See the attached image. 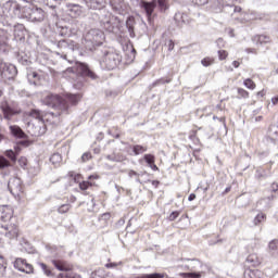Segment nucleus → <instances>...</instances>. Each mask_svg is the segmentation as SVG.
<instances>
[{
  "instance_id": "36",
  "label": "nucleus",
  "mask_w": 278,
  "mask_h": 278,
  "mask_svg": "<svg viewBox=\"0 0 278 278\" xmlns=\"http://www.w3.org/2000/svg\"><path fill=\"white\" fill-rule=\"evenodd\" d=\"M256 38H257V42H260V45H266V43L270 42V37L266 36V35H258Z\"/></svg>"
},
{
  "instance_id": "53",
  "label": "nucleus",
  "mask_w": 278,
  "mask_h": 278,
  "mask_svg": "<svg viewBox=\"0 0 278 278\" xmlns=\"http://www.w3.org/2000/svg\"><path fill=\"white\" fill-rule=\"evenodd\" d=\"M269 249H271L273 251H275V249H277V241H271L269 243Z\"/></svg>"
},
{
  "instance_id": "56",
  "label": "nucleus",
  "mask_w": 278,
  "mask_h": 278,
  "mask_svg": "<svg viewBox=\"0 0 278 278\" xmlns=\"http://www.w3.org/2000/svg\"><path fill=\"white\" fill-rule=\"evenodd\" d=\"M150 168H151V170H160V167H157V165L155 164V162H154L153 165L150 166Z\"/></svg>"
},
{
  "instance_id": "13",
  "label": "nucleus",
  "mask_w": 278,
  "mask_h": 278,
  "mask_svg": "<svg viewBox=\"0 0 278 278\" xmlns=\"http://www.w3.org/2000/svg\"><path fill=\"white\" fill-rule=\"evenodd\" d=\"M51 264L56 268V270H63L64 273L73 270V265L64 258H54Z\"/></svg>"
},
{
  "instance_id": "15",
  "label": "nucleus",
  "mask_w": 278,
  "mask_h": 278,
  "mask_svg": "<svg viewBox=\"0 0 278 278\" xmlns=\"http://www.w3.org/2000/svg\"><path fill=\"white\" fill-rule=\"evenodd\" d=\"M244 278H263L264 271L260 269H251V267L245 268L243 273Z\"/></svg>"
},
{
  "instance_id": "5",
  "label": "nucleus",
  "mask_w": 278,
  "mask_h": 278,
  "mask_svg": "<svg viewBox=\"0 0 278 278\" xmlns=\"http://www.w3.org/2000/svg\"><path fill=\"white\" fill-rule=\"evenodd\" d=\"M73 179L78 185V188L81 190V192H86V190H89V188H97L99 186L94 181L99 179L98 174L88 176V180H84V176L81 174H75Z\"/></svg>"
},
{
  "instance_id": "6",
  "label": "nucleus",
  "mask_w": 278,
  "mask_h": 278,
  "mask_svg": "<svg viewBox=\"0 0 278 278\" xmlns=\"http://www.w3.org/2000/svg\"><path fill=\"white\" fill-rule=\"evenodd\" d=\"M28 116H30L31 118H36L37 121H40V123H42L45 127H47V125L55 124V121H53V118H55L54 113H43L38 109H33L28 113Z\"/></svg>"
},
{
  "instance_id": "1",
  "label": "nucleus",
  "mask_w": 278,
  "mask_h": 278,
  "mask_svg": "<svg viewBox=\"0 0 278 278\" xmlns=\"http://www.w3.org/2000/svg\"><path fill=\"white\" fill-rule=\"evenodd\" d=\"M45 16H47V13L40 8L33 7L31 4L23 7L21 3L11 0L4 4L2 24L7 27H12L16 18H28V21L40 23Z\"/></svg>"
},
{
  "instance_id": "59",
  "label": "nucleus",
  "mask_w": 278,
  "mask_h": 278,
  "mask_svg": "<svg viewBox=\"0 0 278 278\" xmlns=\"http://www.w3.org/2000/svg\"><path fill=\"white\" fill-rule=\"evenodd\" d=\"M217 121H219V123H223V125H226L227 119L225 117H218Z\"/></svg>"
},
{
  "instance_id": "50",
  "label": "nucleus",
  "mask_w": 278,
  "mask_h": 278,
  "mask_svg": "<svg viewBox=\"0 0 278 278\" xmlns=\"http://www.w3.org/2000/svg\"><path fill=\"white\" fill-rule=\"evenodd\" d=\"M242 64V60L241 61H233L232 62V66L235 67V68H240V65Z\"/></svg>"
},
{
  "instance_id": "26",
  "label": "nucleus",
  "mask_w": 278,
  "mask_h": 278,
  "mask_svg": "<svg viewBox=\"0 0 278 278\" xmlns=\"http://www.w3.org/2000/svg\"><path fill=\"white\" fill-rule=\"evenodd\" d=\"M243 86L245 88H248V90H255L257 88V85L255 84V81L251 78H245L243 80Z\"/></svg>"
},
{
  "instance_id": "39",
  "label": "nucleus",
  "mask_w": 278,
  "mask_h": 278,
  "mask_svg": "<svg viewBox=\"0 0 278 278\" xmlns=\"http://www.w3.org/2000/svg\"><path fill=\"white\" fill-rule=\"evenodd\" d=\"M180 277H182V278H201V274H197V273H182V274H180Z\"/></svg>"
},
{
  "instance_id": "3",
  "label": "nucleus",
  "mask_w": 278,
  "mask_h": 278,
  "mask_svg": "<svg viewBox=\"0 0 278 278\" xmlns=\"http://www.w3.org/2000/svg\"><path fill=\"white\" fill-rule=\"evenodd\" d=\"M18 236H21V228L16 218L5 222L0 226V242H3L4 239L15 240Z\"/></svg>"
},
{
  "instance_id": "35",
  "label": "nucleus",
  "mask_w": 278,
  "mask_h": 278,
  "mask_svg": "<svg viewBox=\"0 0 278 278\" xmlns=\"http://www.w3.org/2000/svg\"><path fill=\"white\" fill-rule=\"evenodd\" d=\"M71 204H63L58 208L59 214H68L71 212Z\"/></svg>"
},
{
  "instance_id": "57",
  "label": "nucleus",
  "mask_w": 278,
  "mask_h": 278,
  "mask_svg": "<svg viewBox=\"0 0 278 278\" xmlns=\"http://www.w3.org/2000/svg\"><path fill=\"white\" fill-rule=\"evenodd\" d=\"M194 199H197V194L191 193L188 198V201H194Z\"/></svg>"
},
{
  "instance_id": "48",
  "label": "nucleus",
  "mask_w": 278,
  "mask_h": 278,
  "mask_svg": "<svg viewBox=\"0 0 278 278\" xmlns=\"http://www.w3.org/2000/svg\"><path fill=\"white\" fill-rule=\"evenodd\" d=\"M167 49L168 51H173V49H175V41L170 39L167 43Z\"/></svg>"
},
{
  "instance_id": "28",
  "label": "nucleus",
  "mask_w": 278,
  "mask_h": 278,
  "mask_svg": "<svg viewBox=\"0 0 278 278\" xmlns=\"http://www.w3.org/2000/svg\"><path fill=\"white\" fill-rule=\"evenodd\" d=\"M58 278H81V276L70 270V271H63L59 274Z\"/></svg>"
},
{
  "instance_id": "27",
  "label": "nucleus",
  "mask_w": 278,
  "mask_h": 278,
  "mask_svg": "<svg viewBox=\"0 0 278 278\" xmlns=\"http://www.w3.org/2000/svg\"><path fill=\"white\" fill-rule=\"evenodd\" d=\"M238 99H249L251 93L244 88H237Z\"/></svg>"
},
{
  "instance_id": "33",
  "label": "nucleus",
  "mask_w": 278,
  "mask_h": 278,
  "mask_svg": "<svg viewBox=\"0 0 278 278\" xmlns=\"http://www.w3.org/2000/svg\"><path fill=\"white\" fill-rule=\"evenodd\" d=\"M143 160H144V162L148 163V166H151V165H153L155 163V155H153V154H144L143 155Z\"/></svg>"
},
{
  "instance_id": "46",
  "label": "nucleus",
  "mask_w": 278,
  "mask_h": 278,
  "mask_svg": "<svg viewBox=\"0 0 278 278\" xmlns=\"http://www.w3.org/2000/svg\"><path fill=\"white\" fill-rule=\"evenodd\" d=\"M132 23H134V18H132V17H129V18L127 20V22H126V25H127L129 31H131V29H134Z\"/></svg>"
},
{
  "instance_id": "23",
  "label": "nucleus",
  "mask_w": 278,
  "mask_h": 278,
  "mask_svg": "<svg viewBox=\"0 0 278 278\" xmlns=\"http://www.w3.org/2000/svg\"><path fill=\"white\" fill-rule=\"evenodd\" d=\"M156 7L159 12L163 13L170 8V4L168 3V0H156Z\"/></svg>"
},
{
  "instance_id": "55",
  "label": "nucleus",
  "mask_w": 278,
  "mask_h": 278,
  "mask_svg": "<svg viewBox=\"0 0 278 278\" xmlns=\"http://www.w3.org/2000/svg\"><path fill=\"white\" fill-rule=\"evenodd\" d=\"M271 103H273V105H277V103H278V96L271 98Z\"/></svg>"
},
{
  "instance_id": "2",
  "label": "nucleus",
  "mask_w": 278,
  "mask_h": 278,
  "mask_svg": "<svg viewBox=\"0 0 278 278\" xmlns=\"http://www.w3.org/2000/svg\"><path fill=\"white\" fill-rule=\"evenodd\" d=\"M42 103L43 105L52 108V110L55 111V113H53L54 118L64 116V114H68V104H66L64 98L58 93H48L42 99Z\"/></svg>"
},
{
  "instance_id": "17",
  "label": "nucleus",
  "mask_w": 278,
  "mask_h": 278,
  "mask_svg": "<svg viewBox=\"0 0 278 278\" xmlns=\"http://www.w3.org/2000/svg\"><path fill=\"white\" fill-rule=\"evenodd\" d=\"M10 132L12 134V136H14L15 138H27V135L25 134V131H23L22 128H20V126L17 125H12L9 127Z\"/></svg>"
},
{
  "instance_id": "29",
  "label": "nucleus",
  "mask_w": 278,
  "mask_h": 278,
  "mask_svg": "<svg viewBox=\"0 0 278 278\" xmlns=\"http://www.w3.org/2000/svg\"><path fill=\"white\" fill-rule=\"evenodd\" d=\"M111 5H112L113 10L119 11V10H123V5H125V1L111 0Z\"/></svg>"
},
{
  "instance_id": "51",
  "label": "nucleus",
  "mask_w": 278,
  "mask_h": 278,
  "mask_svg": "<svg viewBox=\"0 0 278 278\" xmlns=\"http://www.w3.org/2000/svg\"><path fill=\"white\" fill-rule=\"evenodd\" d=\"M116 266H118V263H108L105 265L106 268H116Z\"/></svg>"
},
{
  "instance_id": "11",
  "label": "nucleus",
  "mask_w": 278,
  "mask_h": 278,
  "mask_svg": "<svg viewBox=\"0 0 278 278\" xmlns=\"http://www.w3.org/2000/svg\"><path fill=\"white\" fill-rule=\"evenodd\" d=\"M142 10H144L147 14L148 21H153V12H155V8H157V0H152V1H143L140 3Z\"/></svg>"
},
{
  "instance_id": "54",
  "label": "nucleus",
  "mask_w": 278,
  "mask_h": 278,
  "mask_svg": "<svg viewBox=\"0 0 278 278\" xmlns=\"http://www.w3.org/2000/svg\"><path fill=\"white\" fill-rule=\"evenodd\" d=\"M151 184L154 188H160V180H152Z\"/></svg>"
},
{
  "instance_id": "22",
  "label": "nucleus",
  "mask_w": 278,
  "mask_h": 278,
  "mask_svg": "<svg viewBox=\"0 0 278 278\" xmlns=\"http://www.w3.org/2000/svg\"><path fill=\"white\" fill-rule=\"evenodd\" d=\"M134 155H142V153H147L149 151V147L135 144L131 147Z\"/></svg>"
},
{
  "instance_id": "20",
  "label": "nucleus",
  "mask_w": 278,
  "mask_h": 278,
  "mask_svg": "<svg viewBox=\"0 0 278 278\" xmlns=\"http://www.w3.org/2000/svg\"><path fill=\"white\" fill-rule=\"evenodd\" d=\"M81 12V7L79 4H72L68 10V16H71V18H79Z\"/></svg>"
},
{
  "instance_id": "49",
  "label": "nucleus",
  "mask_w": 278,
  "mask_h": 278,
  "mask_svg": "<svg viewBox=\"0 0 278 278\" xmlns=\"http://www.w3.org/2000/svg\"><path fill=\"white\" fill-rule=\"evenodd\" d=\"M245 52H247V53H254V54H257V49H255V48H247V49H245Z\"/></svg>"
},
{
  "instance_id": "24",
  "label": "nucleus",
  "mask_w": 278,
  "mask_h": 278,
  "mask_svg": "<svg viewBox=\"0 0 278 278\" xmlns=\"http://www.w3.org/2000/svg\"><path fill=\"white\" fill-rule=\"evenodd\" d=\"M50 162H51V164H53V166H61L62 165V154L53 153L50 157Z\"/></svg>"
},
{
  "instance_id": "34",
  "label": "nucleus",
  "mask_w": 278,
  "mask_h": 278,
  "mask_svg": "<svg viewBox=\"0 0 278 278\" xmlns=\"http://www.w3.org/2000/svg\"><path fill=\"white\" fill-rule=\"evenodd\" d=\"M7 268H8V262L5 261V257L3 255H0V273L3 275Z\"/></svg>"
},
{
  "instance_id": "45",
  "label": "nucleus",
  "mask_w": 278,
  "mask_h": 278,
  "mask_svg": "<svg viewBox=\"0 0 278 278\" xmlns=\"http://www.w3.org/2000/svg\"><path fill=\"white\" fill-rule=\"evenodd\" d=\"M179 212L178 211H174L170 213L168 220L173 222V220H177V218H179Z\"/></svg>"
},
{
  "instance_id": "62",
  "label": "nucleus",
  "mask_w": 278,
  "mask_h": 278,
  "mask_svg": "<svg viewBox=\"0 0 278 278\" xmlns=\"http://www.w3.org/2000/svg\"><path fill=\"white\" fill-rule=\"evenodd\" d=\"M131 54H132V60H136V48H132Z\"/></svg>"
},
{
  "instance_id": "14",
  "label": "nucleus",
  "mask_w": 278,
  "mask_h": 278,
  "mask_svg": "<svg viewBox=\"0 0 278 278\" xmlns=\"http://www.w3.org/2000/svg\"><path fill=\"white\" fill-rule=\"evenodd\" d=\"M63 100L65 101L66 105H68V110L71 109V105H77L79 101H81L80 94H73V93H66L63 97Z\"/></svg>"
},
{
  "instance_id": "31",
  "label": "nucleus",
  "mask_w": 278,
  "mask_h": 278,
  "mask_svg": "<svg viewBox=\"0 0 278 278\" xmlns=\"http://www.w3.org/2000/svg\"><path fill=\"white\" fill-rule=\"evenodd\" d=\"M40 268L43 270L47 277H53V269H51V267H49L47 264L40 263Z\"/></svg>"
},
{
  "instance_id": "25",
  "label": "nucleus",
  "mask_w": 278,
  "mask_h": 278,
  "mask_svg": "<svg viewBox=\"0 0 278 278\" xmlns=\"http://www.w3.org/2000/svg\"><path fill=\"white\" fill-rule=\"evenodd\" d=\"M262 223H266V213L261 212L254 217L253 224L257 227L258 225H262Z\"/></svg>"
},
{
  "instance_id": "8",
  "label": "nucleus",
  "mask_w": 278,
  "mask_h": 278,
  "mask_svg": "<svg viewBox=\"0 0 278 278\" xmlns=\"http://www.w3.org/2000/svg\"><path fill=\"white\" fill-rule=\"evenodd\" d=\"M123 58L118 52H106L102 59V63L104 64L108 71H114L116 66H118L122 62Z\"/></svg>"
},
{
  "instance_id": "41",
  "label": "nucleus",
  "mask_w": 278,
  "mask_h": 278,
  "mask_svg": "<svg viewBox=\"0 0 278 278\" xmlns=\"http://www.w3.org/2000/svg\"><path fill=\"white\" fill-rule=\"evenodd\" d=\"M189 139L194 142V144H201V139L197 136V130H193L192 134L189 136Z\"/></svg>"
},
{
  "instance_id": "16",
  "label": "nucleus",
  "mask_w": 278,
  "mask_h": 278,
  "mask_svg": "<svg viewBox=\"0 0 278 278\" xmlns=\"http://www.w3.org/2000/svg\"><path fill=\"white\" fill-rule=\"evenodd\" d=\"M247 263L251 264L253 268H258V266H262V258L257 254L252 253L247 257Z\"/></svg>"
},
{
  "instance_id": "32",
  "label": "nucleus",
  "mask_w": 278,
  "mask_h": 278,
  "mask_svg": "<svg viewBox=\"0 0 278 278\" xmlns=\"http://www.w3.org/2000/svg\"><path fill=\"white\" fill-rule=\"evenodd\" d=\"M164 277H166V274L154 273V274H142L138 278H164Z\"/></svg>"
},
{
  "instance_id": "61",
  "label": "nucleus",
  "mask_w": 278,
  "mask_h": 278,
  "mask_svg": "<svg viewBox=\"0 0 278 278\" xmlns=\"http://www.w3.org/2000/svg\"><path fill=\"white\" fill-rule=\"evenodd\" d=\"M233 12H236V13L242 12V7H235Z\"/></svg>"
},
{
  "instance_id": "44",
  "label": "nucleus",
  "mask_w": 278,
  "mask_h": 278,
  "mask_svg": "<svg viewBox=\"0 0 278 278\" xmlns=\"http://www.w3.org/2000/svg\"><path fill=\"white\" fill-rule=\"evenodd\" d=\"M17 162L22 168H25V166H27V157L25 156H21Z\"/></svg>"
},
{
  "instance_id": "7",
  "label": "nucleus",
  "mask_w": 278,
  "mask_h": 278,
  "mask_svg": "<svg viewBox=\"0 0 278 278\" xmlns=\"http://www.w3.org/2000/svg\"><path fill=\"white\" fill-rule=\"evenodd\" d=\"M8 187L15 199H25V186H23L21 178L10 179Z\"/></svg>"
},
{
  "instance_id": "63",
  "label": "nucleus",
  "mask_w": 278,
  "mask_h": 278,
  "mask_svg": "<svg viewBox=\"0 0 278 278\" xmlns=\"http://www.w3.org/2000/svg\"><path fill=\"white\" fill-rule=\"evenodd\" d=\"M30 75H31V77H34V79L38 78V73H36V72H33Z\"/></svg>"
},
{
  "instance_id": "43",
  "label": "nucleus",
  "mask_w": 278,
  "mask_h": 278,
  "mask_svg": "<svg viewBox=\"0 0 278 278\" xmlns=\"http://www.w3.org/2000/svg\"><path fill=\"white\" fill-rule=\"evenodd\" d=\"M191 3H193V5H207V3H210V0H191Z\"/></svg>"
},
{
  "instance_id": "37",
  "label": "nucleus",
  "mask_w": 278,
  "mask_h": 278,
  "mask_svg": "<svg viewBox=\"0 0 278 278\" xmlns=\"http://www.w3.org/2000/svg\"><path fill=\"white\" fill-rule=\"evenodd\" d=\"M4 155H5V157H8L9 160H11V162H16V154H15V152H14V150H7L5 152H4Z\"/></svg>"
},
{
  "instance_id": "38",
  "label": "nucleus",
  "mask_w": 278,
  "mask_h": 278,
  "mask_svg": "<svg viewBox=\"0 0 278 278\" xmlns=\"http://www.w3.org/2000/svg\"><path fill=\"white\" fill-rule=\"evenodd\" d=\"M217 55L218 60L224 61L227 60V58H229V52H227V50H218Z\"/></svg>"
},
{
  "instance_id": "19",
  "label": "nucleus",
  "mask_w": 278,
  "mask_h": 278,
  "mask_svg": "<svg viewBox=\"0 0 278 278\" xmlns=\"http://www.w3.org/2000/svg\"><path fill=\"white\" fill-rule=\"evenodd\" d=\"M13 34L17 40H23V38H25V25L16 24L14 26Z\"/></svg>"
},
{
  "instance_id": "4",
  "label": "nucleus",
  "mask_w": 278,
  "mask_h": 278,
  "mask_svg": "<svg viewBox=\"0 0 278 278\" xmlns=\"http://www.w3.org/2000/svg\"><path fill=\"white\" fill-rule=\"evenodd\" d=\"M65 73H77L80 77H88L89 79H99L97 73L90 70L86 63L76 62L75 67H68Z\"/></svg>"
},
{
  "instance_id": "9",
  "label": "nucleus",
  "mask_w": 278,
  "mask_h": 278,
  "mask_svg": "<svg viewBox=\"0 0 278 278\" xmlns=\"http://www.w3.org/2000/svg\"><path fill=\"white\" fill-rule=\"evenodd\" d=\"M1 111L5 121H12V116H18L23 112L18 105H10L9 103L2 104Z\"/></svg>"
},
{
  "instance_id": "21",
  "label": "nucleus",
  "mask_w": 278,
  "mask_h": 278,
  "mask_svg": "<svg viewBox=\"0 0 278 278\" xmlns=\"http://www.w3.org/2000/svg\"><path fill=\"white\" fill-rule=\"evenodd\" d=\"M88 5L91 10H102V8H105V0H89Z\"/></svg>"
},
{
  "instance_id": "30",
  "label": "nucleus",
  "mask_w": 278,
  "mask_h": 278,
  "mask_svg": "<svg viewBox=\"0 0 278 278\" xmlns=\"http://www.w3.org/2000/svg\"><path fill=\"white\" fill-rule=\"evenodd\" d=\"M216 62V59L214 56H205L204 59L201 60L202 66H212Z\"/></svg>"
},
{
  "instance_id": "58",
  "label": "nucleus",
  "mask_w": 278,
  "mask_h": 278,
  "mask_svg": "<svg viewBox=\"0 0 278 278\" xmlns=\"http://www.w3.org/2000/svg\"><path fill=\"white\" fill-rule=\"evenodd\" d=\"M256 94H257V97H266V91L261 90Z\"/></svg>"
},
{
  "instance_id": "10",
  "label": "nucleus",
  "mask_w": 278,
  "mask_h": 278,
  "mask_svg": "<svg viewBox=\"0 0 278 278\" xmlns=\"http://www.w3.org/2000/svg\"><path fill=\"white\" fill-rule=\"evenodd\" d=\"M14 268L21 273H26V275H31L34 273V265L29 264L25 258H16L14 261Z\"/></svg>"
},
{
  "instance_id": "18",
  "label": "nucleus",
  "mask_w": 278,
  "mask_h": 278,
  "mask_svg": "<svg viewBox=\"0 0 278 278\" xmlns=\"http://www.w3.org/2000/svg\"><path fill=\"white\" fill-rule=\"evenodd\" d=\"M12 71H14V67H10L8 65L0 66V75L2 79H12L14 75H12Z\"/></svg>"
},
{
  "instance_id": "42",
  "label": "nucleus",
  "mask_w": 278,
  "mask_h": 278,
  "mask_svg": "<svg viewBox=\"0 0 278 278\" xmlns=\"http://www.w3.org/2000/svg\"><path fill=\"white\" fill-rule=\"evenodd\" d=\"M81 162L83 164L86 163V162H90V160H92V153L90 152H85L83 155H81Z\"/></svg>"
},
{
  "instance_id": "47",
  "label": "nucleus",
  "mask_w": 278,
  "mask_h": 278,
  "mask_svg": "<svg viewBox=\"0 0 278 278\" xmlns=\"http://www.w3.org/2000/svg\"><path fill=\"white\" fill-rule=\"evenodd\" d=\"M128 177H140V174L134 169L128 170Z\"/></svg>"
},
{
  "instance_id": "12",
  "label": "nucleus",
  "mask_w": 278,
  "mask_h": 278,
  "mask_svg": "<svg viewBox=\"0 0 278 278\" xmlns=\"http://www.w3.org/2000/svg\"><path fill=\"white\" fill-rule=\"evenodd\" d=\"M14 210L8 205L0 206V220L4 223H9L14 220Z\"/></svg>"
},
{
  "instance_id": "52",
  "label": "nucleus",
  "mask_w": 278,
  "mask_h": 278,
  "mask_svg": "<svg viewBox=\"0 0 278 278\" xmlns=\"http://www.w3.org/2000/svg\"><path fill=\"white\" fill-rule=\"evenodd\" d=\"M271 192H278V184L277 182L271 184Z\"/></svg>"
},
{
  "instance_id": "64",
  "label": "nucleus",
  "mask_w": 278,
  "mask_h": 278,
  "mask_svg": "<svg viewBox=\"0 0 278 278\" xmlns=\"http://www.w3.org/2000/svg\"><path fill=\"white\" fill-rule=\"evenodd\" d=\"M3 140H5V135L0 134V142H3Z\"/></svg>"
},
{
  "instance_id": "40",
  "label": "nucleus",
  "mask_w": 278,
  "mask_h": 278,
  "mask_svg": "<svg viewBox=\"0 0 278 278\" xmlns=\"http://www.w3.org/2000/svg\"><path fill=\"white\" fill-rule=\"evenodd\" d=\"M8 166H10V161H8V159H5L4 156L0 155V169L8 168Z\"/></svg>"
},
{
  "instance_id": "60",
  "label": "nucleus",
  "mask_w": 278,
  "mask_h": 278,
  "mask_svg": "<svg viewBox=\"0 0 278 278\" xmlns=\"http://www.w3.org/2000/svg\"><path fill=\"white\" fill-rule=\"evenodd\" d=\"M14 153L16 154V156L18 155V153H21V147H15L14 148Z\"/></svg>"
}]
</instances>
